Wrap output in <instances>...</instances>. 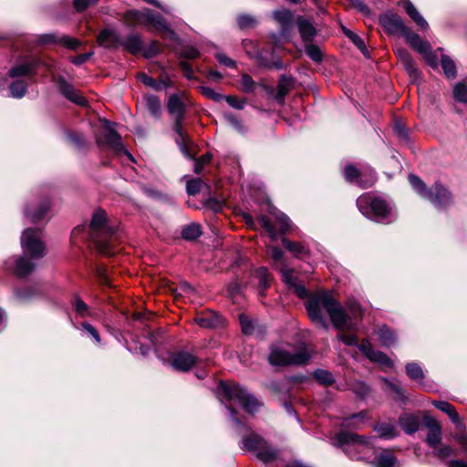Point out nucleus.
I'll use <instances>...</instances> for the list:
<instances>
[{"instance_id": "1", "label": "nucleus", "mask_w": 467, "mask_h": 467, "mask_svg": "<svg viewBox=\"0 0 467 467\" xmlns=\"http://www.w3.org/2000/svg\"><path fill=\"white\" fill-rule=\"evenodd\" d=\"M321 307L327 312L335 327L337 329L347 327V314L337 300L327 292L317 294L306 305L307 312L312 321L327 329V324L320 312Z\"/></svg>"}, {"instance_id": "2", "label": "nucleus", "mask_w": 467, "mask_h": 467, "mask_svg": "<svg viewBox=\"0 0 467 467\" xmlns=\"http://www.w3.org/2000/svg\"><path fill=\"white\" fill-rule=\"evenodd\" d=\"M359 211L368 218L376 222H383L392 215L391 207L380 198L362 195L357 200Z\"/></svg>"}, {"instance_id": "3", "label": "nucleus", "mask_w": 467, "mask_h": 467, "mask_svg": "<svg viewBox=\"0 0 467 467\" xmlns=\"http://www.w3.org/2000/svg\"><path fill=\"white\" fill-rule=\"evenodd\" d=\"M409 181L411 186L424 199L433 205L440 207L447 204L450 201V193L441 184L436 183L431 190H428L424 182L416 175L410 174Z\"/></svg>"}, {"instance_id": "4", "label": "nucleus", "mask_w": 467, "mask_h": 467, "mask_svg": "<svg viewBox=\"0 0 467 467\" xmlns=\"http://www.w3.org/2000/svg\"><path fill=\"white\" fill-rule=\"evenodd\" d=\"M220 389L229 400L240 404L248 413H254L261 405L254 396L237 385L221 383Z\"/></svg>"}, {"instance_id": "5", "label": "nucleus", "mask_w": 467, "mask_h": 467, "mask_svg": "<svg viewBox=\"0 0 467 467\" xmlns=\"http://www.w3.org/2000/svg\"><path fill=\"white\" fill-rule=\"evenodd\" d=\"M89 227L92 231V238L101 254H109L108 244H105L100 235L110 236L113 234V228L108 224V218L105 211L98 209L94 212Z\"/></svg>"}, {"instance_id": "6", "label": "nucleus", "mask_w": 467, "mask_h": 467, "mask_svg": "<svg viewBox=\"0 0 467 467\" xmlns=\"http://www.w3.org/2000/svg\"><path fill=\"white\" fill-rule=\"evenodd\" d=\"M268 359L275 366L303 365L310 359V355L306 349L292 352L283 347H273Z\"/></svg>"}, {"instance_id": "7", "label": "nucleus", "mask_w": 467, "mask_h": 467, "mask_svg": "<svg viewBox=\"0 0 467 467\" xmlns=\"http://www.w3.org/2000/svg\"><path fill=\"white\" fill-rule=\"evenodd\" d=\"M186 102V94L183 91H178L170 96L167 103L168 111L174 121L173 130L180 136L182 143L186 142V137L182 131Z\"/></svg>"}, {"instance_id": "8", "label": "nucleus", "mask_w": 467, "mask_h": 467, "mask_svg": "<svg viewBox=\"0 0 467 467\" xmlns=\"http://www.w3.org/2000/svg\"><path fill=\"white\" fill-rule=\"evenodd\" d=\"M379 22L387 33L404 36L410 45L418 41L419 35L411 31L396 14H385L380 16Z\"/></svg>"}, {"instance_id": "9", "label": "nucleus", "mask_w": 467, "mask_h": 467, "mask_svg": "<svg viewBox=\"0 0 467 467\" xmlns=\"http://www.w3.org/2000/svg\"><path fill=\"white\" fill-rule=\"evenodd\" d=\"M21 246L25 253L32 258H38L44 255L45 245L42 241L41 231L36 228L26 229L21 235Z\"/></svg>"}, {"instance_id": "10", "label": "nucleus", "mask_w": 467, "mask_h": 467, "mask_svg": "<svg viewBox=\"0 0 467 467\" xmlns=\"http://www.w3.org/2000/svg\"><path fill=\"white\" fill-rule=\"evenodd\" d=\"M274 216L279 224V230H276L265 215H260L257 221L261 226H263L268 232L270 237L273 240H275L279 234H284L285 231L291 228L292 223L290 219L281 212L274 213Z\"/></svg>"}, {"instance_id": "11", "label": "nucleus", "mask_w": 467, "mask_h": 467, "mask_svg": "<svg viewBox=\"0 0 467 467\" xmlns=\"http://www.w3.org/2000/svg\"><path fill=\"white\" fill-rule=\"evenodd\" d=\"M423 423L428 429L426 442L431 448L436 449L441 443V426L436 419L431 416H424Z\"/></svg>"}, {"instance_id": "12", "label": "nucleus", "mask_w": 467, "mask_h": 467, "mask_svg": "<svg viewBox=\"0 0 467 467\" xmlns=\"http://www.w3.org/2000/svg\"><path fill=\"white\" fill-rule=\"evenodd\" d=\"M345 179L349 182H357L364 188L372 186L376 182V177L372 171L368 174L361 173L356 167L348 165L344 171Z\"/></svg>"}, {"instance_id": "13", "label": "nucleus", "mask_w": 467, "mask_h": 467, "mask_svg": "<svg viewBox=\"0 0 467 467\" xmlns=\"http://www.w3.org/2000/svg\"><path fill=\"white\" fill-rule=\"evenodd\" d=\"M359 348L369 360L379 363L385 368L393 367V362L383 352L373 349L368 342H362Z\"/></svg>"}, {"instance_id": "14", "label": "nucleus", "mask_w": 467, "mask_h": 467, "mask_svg": "<svg viewBox=\"0 0 467 467\" xmlns=\"http://www.w3.org/2000/svg\"><path fill=\"white\" fill-rule=\"evenodd\" d=\"M197 362V358L191 353L179 352L175 354L171 361V367L179 371L190 370Z\"/></svg>"}, {"instance_id": "15", "label": "nucleus", "mask_w": 467, "mask_h": 467, "mask_svg": "<svg viewBox=\"0 0 467 467\" xmlns=\"http://www.w3.org/2000/svg\"><path fill=\"white\" fill-rule=\"evenodd\" d=\"M438 410L446 413L450 420L456 425L457 429L460 431L465 430V424L462 420L455 408L447 401L441 400H433L431 402Z\"/></svg>"}, {"instance_id": "16", "label": "nucleus", "mask_w": 467, "mask_h": 467, "mask_svg": "<svg viewBox=\"0 0 467 467\" xmlns=\"http://www.w3.org/2000/svg\"><path fill=\"white\" fill-rule=\"evenodd\" d=\"M282 275V280L290 287L293 288L295 293L299 297H305L306 296V290L304 285L297 283L296 277L294 275L293 270L284 265L280 269Z\"/></svg>"}, {"instance_id": "17", "label": "nucleus", "mask_w": 467, "mask_h": 467, "mask_svg": "<svg viewBox=\"0 0 467 467\" xmlns=\"http://www.w3.org/2000/svg\"><path fill=\"white\" fill-rule=\"evenodd\" d=\"M415 42V44H410V47L421 54L429 65L436 67L438 59L437 56L432 53L431 45L427 41L420 39V36H418V41Z\"/></svg>"}, {"instance_id": "18", "label": "nucleus", "mask_w": 467, "mask_h": 467, "mask_svg": "<svg viewBox=\"0 0 467 467\" xmlns=\"http://www.w3.org/2000/svg\"><path fill=\"white\" fill-rule=\"evenodd\" d=\"M146 26H152L157 31H163L173 36L174 32L171 30L164 18L160 15H154L150 9L146 8L145 23Z\"/></svg>"}, {"instance_id": "19", "label": "nucleus", "mask_w": 467, "mask_h": 467, "mask_svg": "<svg viewBox=\"0 0 467 467\" xmlns=\"http://www.w3.org/2000/svg\"><path fill=\"white\" fill-rule=\"evenodd\" d=\"M103 123L106 131V143L109 144L115 150L119 151L123 150V144L121 142L120 136L115 130L113 124H111L108 120H103Z\"/></svg>"}, {"instance_id": "20", "label": "nucleus", "mask_w": 467, "mask_h": 467, "mask_svg": "<svg viewBox=\"0 0 467 467\" xmlns=\"http://www.w3.org/2000/svg\"><path fill=\"white\" fill-rule=\"evenodd\" d=\"M396 54L410 78H416L419 73L409 52L404 48H397Z\"/></svg>"}, {"instance_id": "21", "label": "nucleus", "mask_w": 467, "mask_h": 467, "mask_svg": "<svg viewBox=\"0 0 467 467\" xmlns=\"http://www.w3.org/2000/svg\"><path fill=\"white\" fill-rule=\"evenodd\" d=\"M400 425L407 434L416 432L420 425V420L414 414H404L400 418Z\"/></svg>"}, {"instance_id": "22", "label": "nucleus", "mask_w": 467, "mask_h": 467, "mask_svg": "<svg viewBox=\"0 0 467 467\" xmlns=\"http://www.w3.org/2000/svg\"><path fill=\"white\" fill-rule=\"evenodd\" d=\"M59 89L70 101L80 106H84L86 104V99L65 81H60Z\"/></svg>"}, {"instance_id": "23", "label": "nucleus", "mask_w": 467, "mask_h": 467, "mask_svg": "<svg viewBox=\"0 0 467 467\" xmlns=\"http://www.w3.org/2000/svg\"><path fill=\"white\" fill-rule=\"evenodd\" d=\"M195 322L202 327L214 328L223 326V319L215 313H208L196 317Z\"/></svg>"}, {"instance_id": "24", "label": "nucleus", "mask_w": 467, "mask_h": 467, "mask_svg": "<svg viewBox=\"0 0 467 467\" xmlns=\"http://www.w3.org/2000/svg\"><path fill=\"white\" fill-rule=\"evenodd\" d=\"M403 7L410 18L421 28L426 30L429 27L428 22L420 14L417 8L411 2H406L403 4Z\"/></svg>"}, {"instance_id": "25", "label": "nucleus", "mask_w": 467, "mask_h": 467, "mask_svg": "<svg viewBox=\"0 0 467 467\" xmlns=\"http://www.w3.org/2000/svg\"><path fill=\"white\" fill-rule=\"evenodd\" d=\"M340 444L367 445L368 440L355 433L344 432L338 436Z\"/></svg>"}, {"instance_id": "26", "label": "nucleus", "mask_w": 467, "mask_h": 467, "mask_svg": "<svg viewBox=\"0 0 467 467\" xmlns=\"http://www.w3.org/2000/svg\"><path fill=\"white\" fill-rule=\"evenodd\" d=\"M375 467H395L396 458L390 451L379 453L373 462Z\"/></svg>"}, {"instance_id": "27", "label": "nucleus", "mask_w": 467, "mask_h": 467, "mask_svg": "<svg viewBox=\"0 0 467 467\" xmlns=\"http://www.w3.org/2000/svg\"><path fill=\"white\" fill-rule=\"evenodd\" d=\"M146 9L142 11L130 10L125 13L124 19L128 25H143L145 23Z\"/></svg>"}, {"instance_id": "28", "label": "nucleus", "mask_w": 467, "mask_h": 467, "mask_svg": "<svg viewBox=\"0 0 467 467\" xmlns=\"http://www.w3.org/2000/svg\"><path fill=\"white\" fill-rule=\"evenodd\" d=\"M97 40L104 47H112L118 42V36L113 31L106 29L100 32Z\"/></svg>"}, {"instance_id": "29", "label": "nucleus", "mask_w": 467, "mask_h": 467, "mask_svg": "<svg viewBox=\"0 0 467 467\" xmlns=\"http://www.w3.org/2000/svg\"><path fill=\"white\" fill-rule=\"evenodd\" d=\"M265 441L256 434H251L243 440L244 447L246 450L256 451L264 447Z\"/></svg>"}, {"instance_id": "30", "label": "nucleus", "mask_w": 467, "mask_h": 467, "mask_svg": "<svg viewBox=\"0 0 467 467\" xmlns=\"http://www.w3.org/2000/svg\"><path fill=\"white\" fill-rule=\"evenodd\" d=\"M33 69L34 64L32 63L19 64L9 69L8 76L13 78L22 76H27L30 73H32Z\"/></svg>"}, {"instance_id": "31", "label": "nucleus", "mask_w": 467, "mask_h": 467, "mask_svg": "<svg viewBox=\"0 0 467 467\" xmlns=\"http://www.w3.org/2000/svg\"><path fill=\"white\" fill-rule=\"evenodd\" d=\"M297 24L300 35L304 41H310L316 35V29L312 24L303 19H299Z\"/></svg>"}, {"instance_id": "32", "label": "nucleus", "mask_w": 467, "mask_h": 467, "mask_svg": "<svg viewBox=\"0 0 467 467\" xmlns=\"http://www.w3.org/2000/svg\"><path fill=\"white\" fill-rule=\"evenodd\" d=\"M34 269V265L26 258L20 257L17 259L15 266V273L19 276L28 275Z\"/></svg>"}, {"instance_id": "33", "label": "nucleus", "mask_w": 467, "mask_h": 467, "mask_svg": "<svg viewBox=\"0 0 467 467\" xmlns=\"http://www.w3.org/2000/svg\"><path fill=\"white\" fill-rule=\"evenodd\" d=\"M202 234L201 226L197 223L185 225L182 230V235L186 240H195Z\"/></svg>"}, {"instance_id": "34", "label": "nucleus", "mask_w": 467, "mask_h": 467, "mask_svg": "<svg viewBox=\"0 0 467 467\" xmlns=\"http://www.w3.org/2000/svg\"><path fill=\"white\" fill-rule=\"evenodd\" d=\"M49 210V202H45L42 203L39 207V209L36 212L30 213L28 209L26 210V216L30 219L32 223H37L40 222L44 217L47 215V212Z\"/></svg>"}, {"instance_id": "35", "label": "nucleus", "mask_w": 467, "mask_h": 467, "mask_svg": "<svg viewBox=\"0 0 467 467\" xmlns=\"http://www.w3.org/2000/svg\"><path fill=\"white\" fill-rule=\"evenodd\" d=\"M256 456L265 462H269L274 461L276 458V451L272 449L267 442L265 441L264 447L258 449L256 451Z\"/></svg>"}, {"instance_id": "36", "label": "nucleus", "mask_w": 467, "mask_h": 467, "mask_svg": "<svg viewBox=\"0 0 467 467\" xmlns=\"http://www.w3.org/2000/svg\"><path fill=\"white\" fill-rule=\"evenodd\" d=\"M293 78L290 77L283 76L279 79L277 86V95L280 99H283L293 87Z\"/></svg>"}, {"instance_id": "37", "label": "nucleus", "mask_w": 467, "mask_h": 467, "mask_svg": "<svg viewBox=\"0 0 467 467\" xmlns=\"http://www.w3.org/2000/svg\"><path fill=\"white\" fill-rule=\"evenodd\" d=\"M441 63L446 77L449 78H455L457 72L454 62L449 57L442 56Z\"/></svg>"}, {"instance_id": "38", "label": "nucleus", "mask_w": 467, "mask_h": 467, "mask_svg": "<svg viewBox=\"0 0 467 467\" xmlns=\"http://www.w3.org/2000/svg\"><path fill=\"white\" fill-rule=\"evenodd\" d=\"M379 338L384 347H389L395 342V337L393 333L386 327L379 328Z\"/></svg>"}, {"instance_id": "39", "label": "nucleus", "mask_w": 467, "mask_h": 467, "mask_svg": "<svg viewBox=\"0 0 467 467\" xmlns=\"http://www.w3.org/2000/svg\"><path fill=\"white\" fill-rule=\"evenodd\" d=\"M146 107L149 112L158 117L161 113V101L160 99L155 96H149L146 98Z\"/></svg>"}, {"instance_id": "40", "label": "nucleus", "mask_w": 467, "mask_h": 467, "mask_svg": "<svg viewBox=\"0 0 467 467\" xmlns=\"http://www.w3.org/2000/svg\"><path fill=\"white\" fill-rule=\"evenodd\" d=\"M343 29V32L345 33V35L347 36H348L352 42L356 45V47L366 56V57H368V53L367 51V48H366V46H365V43L364 41L357 35L355 34L354 32L345 28L344 26L342 27Z\"/></svg>"}, {"instance_id": "41", "label": "nucleus", "mask_w": 467, "mask_h": 467, "mask_svg": "<svg viewBox=\"0 0 467 467\" xmlns=\"http://www.w3.org/2000/svg\"><path fill=\"white\" fill-rule=\"evenodd\" d=\"M9 88L12 97L20 99L26 94V84L23 80L15 81L10 85Z\"/></svg>"}, {"instance_id": "42", "label": "nucleus", "mask_w": 467, "mask_h": 467, "mask_svg": "<svg viewBox=\"0 0 467 467\" xmlns=\"http://www.w3.org/2000/svg\"><path fill=\"white\" fill-rule=\"evenodd\" d=\"M124 46L130 53L136 54L141 49V40L138 36H130L126 39Z\"/></svg>"}, {"instance_id": "43", "label": "nucleus", "mask_w": 467, "mask_h": 467, "mask_svg": "<svg viewBox=\"0 0 467 467\" xmlns=\"http://www.w3.org/2000/svg\"><path fill=\"white\" fill-rule=\"evenodd\" d=\"M379 435L382 438L390 439L398 435V431L394 425L390 423L382 424L377 428Z\"/></svg>"}, {"instance_id": "44", "label": "nucleus", "mask_w": 467, "mask_h": 467, "mask_svg": "<svg viewBox=\"0 0 467 467\" xmlns=\"http://www.w3.org/2000/svg\"><path fill=\"white\" fill-rule=\"evenodd\" d=\"M255 277L259 281V285L263 289H266L270 285L271 277L268 270L265 267H261L255 271Z\"/></svg>"}, {"instance_id": "45", "label": "nucleus", "mask_w": 467, "mask_h": 467, "mask_svg": "<svg viewBox=\"0 0 467 467\" xmlns=\"http://www.w3.org/2000/svg\"><path fill=\"white\" fill-rule=\"evenodd\" d=\"M314 377L319 383L324 385H331L335 381L333 375L329 371L324 369L316 370Z\"/></svg>"}, {"instance_id": "46", "label": "nucleus", "mask_w": 467, "mask_h": 467, "mask_svg": "<svg viewBox=\"0 0 467 467\" xmlns=\"http://www.w3.org/2000/svg\"><path fill=\"white\" fill-rule=\"evenodd\" d=\"M406 372L414 380L421 379L424 376L421 368L413 362L406 365Z\"/></svg>"}, {"instance_id": "47", "label": "nucleus", "mask_w": 467, "mask_h": 467, "mask_svg": "<svg viewBox=\"0 0 467 467\" xmlns=\"http://www.w3.org/2000/svg\"><path fill=\"white\" fill-rule=\"evenodd\" d=\"M454 99L460 102L467 103V88L462 83H457L453 88Z\"/></svg>"}, {"instance_id": "48", "label": "nucleus", "mask_w": 467, "mask_h": 467, "mask_svg": "<svg viewBox=\"0 0 467 467\" xmlns=\"http://www.w3.org/2000/svg\"><path fill=\"white\" fill-rule=\"evenodd\" d=\"M282 242H283V244L285 245V247L288 251L293 253L295 255H300L306 252L305 247L302 246L300 244L291 242L286 238H283Z\"/></svg>"}, {"instance_id": "49", "label": "nucleus", "mask_w": 467, "mask_h": 467, "mask_svg": "<svg viewBox=\"0 0 467 467\" xmlns=\"http://www.w3.org/2000/svg\"><path fill=\"white\" fill-rule=\"evenodd\" d=\"M239 319L243 333L251 335L254 331V322L244 315H240Z\"/></svg>"}, {"instance_id": "50", "label": "nucleus", "mask_w": 467, "mask_h": 467, "mask_svg": "<svg viewBox=\"0 0 467 467\" xmlns=\"http://www.w3.org/2000/svg\"><path fill=\"white\" fill-rule=\"evenodd\" d=\"M241 86L244 92H252L255 88V82L249 75L244 74L241 78Z\"/></svg>"}, {"instance_id": "51", "label": "nucleus", "mask_w": 467, "mask_h": 467, "mask_svg": "<svg viewBox=\"0 0 467 467\" xmlns=\"http://www.w3.org/2000/svg\"><path fill=\"white\" fill-rule=\"evenodd\" d=\"M202 186V182L200 179L191 180L187 182L186 190L188 194L195 195L197 194Z\"/></svg>"}, {"instance_id": "52", "label": "nucleus", "mask_w": 467, "mask_h": 467, "mask_svg": "<svg viewBox=\"0 0 467 467\" xmlns=\"http://www.w3.org/2000/svg\"><path fill=\"white\" fill-rule=\"evenodd\" d=\"M307 56L314 61L319 62L322 59V54L320 49L314 45H308L306 48Z\"/></svg>"}, {"instance_id": "53", "label": "nucleus", "mask_w": 467, "mask_h": 467, "mask_svg": "<svg viewBox=\"0 0 467 467\" xmlns=\"http://www.w3.org/2000/svg\"><path fill=\"white\" fill-rule=\"evenodd\" d=\"M200 90L202 95L205 97L214 100V101H220L223 99V96L215 92L212 88L210 87H200Z\"/></svg>"}, {"instance_id": "54", "label": "nucleus", "mask_w": 467, "mask_h": 467, "mask_svg": "<svg viewBox=\"0 0 467 467\" xmlns=\"http://www.w3.org/2000/svg\"><path fill=\"white\" fill-rule=\"evenodd\" d=\"M274 17L275 20L285 25L291 20L292 14L288 10H278L274 13Z\"/></svg>"}, {"instance_id": "55", "label": "nucleus", "mask_w": 467, "mask_h": 467, "mask_svg": "<svg viewBox=\"0 0 467 467\" xmlns=\"http://www.w3.org/2000/svg\"><path fill=\"white\" fill-rule=\"evenodd\" d=\"M215 57L220 64H222L225 67H235V66H236L235 61L233 60L232 58H230L229 57H227L223 53H216Z\"/></svg>"}, {"instance_id": "56", "label": "nucleus", "mask_w": 467, "mask_h": 467, "mask_svg": "<svg viewBox=\"0 0 467 467\" xmlns=\"http://www.w3.org/2000/svg\"><path fill=\"white\" fill-rule=\"evenodd\" d=\"M352 389L359 397H365L369 392L368 387L362 382L355 383Z\"/></svg>"}, {"instance_id": "57", "label": "nucleus", "mask_w": 467, "mask_h": 467, "mask_svg": "<svg viewBox=\"0 0 467 467\" xmlns=\"http://www.w3.org/2000/svg\"><path fill=\"white\" fill-rule=\"evenodd\" d=\"M211 159H212V156L210 154L202 155L200 159H198L195 161L194 171L196 173H200L202 170L203 165L209 163Z\"/></svg>"}, {"instance_id": "58", "label": "nucleus", "mask_w": 467, "mask_h": 467, "mask_svg": "<svg viewBox=\"0 0 467 467\" xmlns=\"http://www.w3.org/2000/svg\"><path fill=\"white\" fill-rule=\"evenodd\" d=\"M268 251L275 261L280 262L283 265V266L285 265L284 262V253L282 252L281 249L273 246L269 247Z\"/></svg>"}, {"instance_id": "59", "label": "nucleus", "mask_w": 467, "mask_h": 467, "mask_svg": "<svg viewBox=\"0 0 467 467\" xmlns=\"http://www.w3.org/2000/svg\"><path fill=\"white\" fill-rule=\"evenodd\" d=\"M348 1L350 3V5L354 8H356L357 10H358L359 12H361L365 15L370 14L369 8L364 4V2L362 0H348Z\"/></svg>"}, {"instance_id": "60", "label": "nucleus", "mask_w": 467, "mask_h": 467, "mask_svg": "<svg viewBox=\"0 0 467 467\" xmlns=\"http://www.w3.org/2000/svg\"><path fill=\"white\" fill-rule=\"evenodd\" d=\"M237 22L242 28L250 27L255 23L254 19L248 15L240 16Z\"/></svg>"}, {"instance_id": "61", "label": "nucleus", "mask_w": 467, "mask_h": 467, "mask_svg": "<svg viewBox=\"0 0 467 467\" xmlns=\"http://www.w3.org/2000/svg\"><path fill=\"white\" fill-rule=\"evenodd\" d=\"M59 43L71 49H77L79 46V42L76 38L69 36L61 37Z\"/></svg>"}, {"instance_id": "62", "label": "nucleus", "mask_w": 467, "mask_h": 467, "mask_svg": "<svg viewBox=\"0 0 467 467\" xmlns=\"http://www.w3.org/2000/svg\"><path fill=\"white\" fill-rule=\"evenodd\" d=\"M434 450H435L434 454L437 457L441 458V459H445V458L449 457L451 453V449L448 445H442L441 447L438 446Z\"/></svg>"}, {"instance_id": "63", "label": "nucleus", "mask_w": 467, "mask_h": 467, "mask_svg": "<svg viewBox=\"0 0 467 467\" xmlns=\"http://www.w3.org/2000/svg\"><path fill=\"white\" fill-rule=\"evenodd\" d=\"M182 56L185 58L193 59L199 56V51L194 47H185Z\"/></svg>"}, {"instance_id": "64", "label": "nucleus", "mask_w": 467, "mask_h": 467, "mask_svg": "<svg viewBox=\"0 0 467 467\" xmlns=\"http://www.w3.org/2000/svg\"><path fill=\"white\" fill-rule=\"evenodd\" d=\"M224 99L234 109H242L244 107V101L239 100L234 96H227Z\"/></svg>"}]
</instances>
